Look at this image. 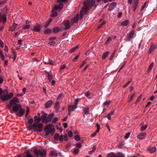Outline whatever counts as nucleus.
I'll return each instance as SVG.
<instances>
[{
	"label": "nucleus",
	"instance_id": "7c9ffc66",
	"mask_svg": "<svg viewBox=\"0 0 157 157\" xmlns=\"http://www.w3.org/2000/svg\"><path fill=\"white\" fill-rule=\"evenodd\" d=\"M52 29L47 28L44 31V33L45 34L49 35L52 33Z\"/></svg>",
	"mask_w": 157,
	"mask_h": 157
},
{
	"label": "nucleus",
	"instance_id": "69168bd1",
	"mask_svg": "<svg viewBox=\"0 0 157 157\" xmlns=\"http://www.w3.org/2000/svg\"><path fill=\"white\" fill-rule=\"evenodd\" d=\"M146 5H147V2H145L144 3L143 6L141 8V10H144V8L145 7Z\"/></svg>",
	"mask_w": 157,
	"mask_h": 157
},
{
	"label": "nucleus",
	"instance_id": "0e129e2a",
	"mask_svg": "<svg viewBox=\"0 0 157 157\" xmlns=\"http://www.w3.org/2000/svg\"><path fill=\"white\" fill-rule=\"evenodd\" d=\"M122 12H120L117 14V17L119 18H121L122 17Z\"/></svg>",
	"mask_w": 157,
	"mask_h": 157
},
{
	"label": "nucleus",
	"instance_id": "c756f323",
	"mask_svg": "<svg viewBox=\"0 0 157 157\" xmlns=\"http://www.w3.org/2000/svg\"><path fill=\"white\" fill-rule=\"evenodd\" d=\"M154 65V63L153 62H152L151 64L149 66L148 69H147V72L149 73L150 72L153 67Z\"/></svg>",
	"mask_w": 157,
	"mask_h": 157
},
{
	"label": "nucleus",
	"instance_id": "cd10ccee",
	"mask_svg": "<svg viewBox=\"0 0 157 157\" xmlns=\"http://www.w3.org/2000/svg\"><path fill=\"white\" fill-rule=\"evenodd\" d=\"M41 117H37L36 116H35L34 117V119L35 122L34 123H38L41 121Z\"/></svg>",
	"mask_w": 157,
	"mask_h": 157
},
{
	"label": "nucleus",
	"instance_id": "79ce46f5",
	"mask_svg": "<svg viewBox=\"0 0 157 157\" xmlns=\"http://www.w3.org/2000/svg\"><path fill=\"white\" fill-rule=\"evenodd\" d=\"M29 112V109L28 107H26V110L25 114V117H26L28 115Z\"/></svg>",
	"mask_w": 157,
	"mask_h": 157
},
{
	"label": "nucleus",
	"instance_id": "864d4df0",
	"mask_svg": "<svg viewBox=\"0 0 157 157\" xmlns=\"http://www.w3.org/2000/svg\"><path fill=\"white\" fill-rule=\"evenodd\" d=\"M86 60H85L83 61L82 63V64L80 66V68L82 67L86 63Z\"/></svg>",
	"mask_w": 157,
	"mask_h": 157
},
{
	"label": "nucleus",
	"instance_id": "58836bf2",
	"mask_svg": "<svg viewBox=\"0 0 157 157\" xmlns=\"http://www.w3.org/2000/svg\"><path fill=\"white\" fill-rule=\"evenodd\" d=\"M59 135L58 134H56L54 136V140H58L59 138Z\"/></svg>",
	"mask_w": 157,
	"mask_h": 157
},
{
	"label": "nucleus",
	"instance_id": "5fc2aeb1",
	"mask_svg": "<svg viewBox=\"0 0 157 157\" xmlns=\"http://www.w3.org/2000/svg\"><path fill=\"white\" fill-rule=\"evenodd\" d=\"M33 121V118L30 119L28 121V123L29 124H31Z\"/></svg>",
	"mask_w": 157,
	"mask_h": 157
},
{
	"label": "nucleus",
	"instance_id": "bb28decb",
	"mask_svg": "<svg viewBox=\"0 0 157 157\" xmlns=\"http://www.w3.org/2000/svg\"><path fill=\"white\" fill-rule=\"evenodd\" d=\"M49 155L52 156H57L58 155L57 152L55 151H52L49 153Z\"/></svg>",
	"mask_w": 157,
	"mask_h": 157
},
{
	"label": "nucleus",
	"instance_id": "a18cd8bd",
	"mask_svg": "<svg viewBox=\"0 0 157 157\" xmlns=\"http://www.w3.org/2000/svg\"><path fill=\"white\" fill-rule=\"evenodd\" d=\"M58 120V118L57 117H55L52 120V123L53 124H55L56 123V121H57Z\"/></svg>",
	"mask_w": 157,
	"mask_h": 157
},
{
	"label": "nucleus",
	"instance_id": "39448f33",
	"mask_svg": "<svg viewBox=\"0 0 157 157\" xmlns=\"http://www.w3.org/2000/svg\"><path fill=\"white\" fill-rule=\"evenodd\" d=\"M54 116V114L53 113H52L49 114L48 117H47V113H44L41 116L42 122L45 123L49 122Z\"/></svg>",
	"mask_w": 157,
	"mask_h": 157
},
{
	"label": "nucleus",
	"instance_id": "5701e85b",
	"mask_svg": "<svg viewBox=\"0 0 157 157\" xmlns=\"http://www.w3.org/2000/svg\"><path fill=\"white\" fill-rule=\"evenodd\" d=\"M60 28L57 27H54L52 29V32L54 33L59 32L60 31Z\"/></svg>",
	"mask_w": 157,
	"mask_h": 157
},
{
	"label": "nucleus",
	"instance_id": "6e6d98bb",
	"mask_svg": "<svg viewBox=\"0 0 157 157\" xmlns=\"http://www.w3.org/2000/svg\"><path fill=\"white\" fill-rule=\"evenodd\" d=\"M59 140L60 141H62L63 140V135L59 136Z\"/></svg>",
	"mask_w": 157,
	"mask_h": 157
},
{
	"label": "nucleus",
	"instance_id": "09e8293b",
	"mask_svg": "<svg viewBox=\"0 0 157 157\" xmlns=\"http://www.w3.org/2000/svg\"><path fill=\"white\" fill-rule=\"evenodd\" d=\"M0 56L1 58V59L2 60H4L5 59V57L4 55L2 54V52H0Z\"/></svg>",
	"mask_w": 157,
	"mask_h": 157
},
{
	"label": "nucleus",
	"instance_id": "72a5a7b5",
	"mask_svg": "<svg viewBox=\"0 0 157 157\" xmlns=\"http://www.w3.org/2000/svg\"><path fill=\"white\" fill-rule=\"evenodd\" d=\"M31 28V25H24L23 26V29H29Z\"/></svg>",
	"mask_w": 157,
	"mask_h": 157
},
{
	"label": "nucleus",
	"instance_id": "c03bdc74",
	"mask_svg": "<svg viewBox=\"0 0 157 157\" xmlns=\"http://www.w3.org/2000/svg\"><path fill=\"white\" fill-rule=\"evenodd\" d=\"M75 140L78 141L80 140V137L78 135H76L75 136Z\"/></svg>",
	"mask_w": 157,
	"mask_h": 157
},
{
	"label": "nucleus",
	"instance_id": "0eeeda50",
	"mask_svg": "<svg viewBox=\"0 0 157 157\" xmlns=\"http://www.w3.org/2000/svg\"><path fill=\"white\" fill-rule=\"evenodd\" d=\"M107 157H125L123 154L121 152H118L116 154L114 152H110L107 154Z\"/></svg>",
	"mask_w": 157,
	"mask_h": 157
},
{
	"label": "nucleus",
	"instance_id": "9d476101",
	"mask_svg": "<svg viewBox=\"0 0 157 157\" xmlns=\"http://www.w3.org/2000/svg\"><path fill=\"white\" fill-rule=\"evenodd\" d=\"M63 26L65 29L67 30L69 29L72 25H71V23H70L69 20L65 21L63 23Z\"/></svg>",
	"mask_w": 157,
	"mask_h": 157
},
{
	"label": "nucleus",
	"instance_id": "4be33fe9",
	"mask_svg": "<svg viewBox=\"0 0 157 157\" xmlns=\"http://www.w3.org/2000/svg\"><path fill=\"white\" fill-rule=\"evenodd\" d=\"M25 154L23 157H35L34 156L31 154L29 150L25 152Z\"/></svg>",
	"mask_w": 157,
	"mask_h": 157
},
{
	"label": "nucleus",
	"instance_id": "338daca9",
	"mask_svg": "<svg viewBox=\"0 0 157 157\" xmlns=\"http://www.w3.org/2000/svg\"><path fill=\"white\" fill-rule=\"evenodd\" d=\"M79 99L78 98H77L75 99V105H76V106H77L78 103V102L79 101Z\"/></svg>",
	"mask_w": 157,
	"mask_h": 157
},
{
	"label": "nucleus",
	"instance_id": "4c0bfd02",
	"mask_svg": "<svg viewBox=\"0 0 157 157\" xmlns=\"http://www.w3.org/2000/svg\"><path fill=\"white\" fill-rule=\"evenodd\" d=\"M112 40V38L111 36H109L107 38L105 42L106 44H107L109 43Z\"/></svg>",
	"mask_w": 157,
	"mask_h": 157
},
{
	"label": "nucleus",
	"instance_id": "bf43d9fd",
	"mask_svg": "<svg viewBox=\"0 0 157 157\" xmlns=\"http://www.w3.org/2000/svg\"><path fill=\"white\" fill-rule=\"evenodd\" d=\"M130 135V132H128L126 134L125 136V139H128L129 137V136Z\"/></svg>",
	"mask_w": 157,
	"mask_h": 157
},
{
	"label": "nucleus",
	"instance_id": "c9c22d12",
	"mask_svg": "<svg viewBox=\"0 0 157 157\" xmlns=\"http://www.w3.org/2000/svg\"><path fill=\"white\" fill-rule=\"evenodd\" d=\"M139 0H134L133 2V7H137Z\"/></svg>",
	"mask_w": 157,
	"mask_h": 157
},
{
	"label": "nucleus",
	"instance_id": "f03ea898",
	"mask_svg": "<svg viewBox=\"0 0 157 157\" xmlns=\"http://www.w3.org/2000/svg\"><path fill=\"white\" fill-rule=\"evenodd\" d=\"M13 94L10 92L9 94L7 90L5 89L3 90L0 88V99L4 102L10 99L13 96Z\"/></svg>",
	"mask_w": 157,
	"mask_h": 157
},
{
	"label": "nucleus",
	"instance_id": "6e6552de",
	"mask_svg": "<svg viewBox=\"0 0 157 157\" xmlns=\"http://www.w3.org/2000/svg\"><path fill=\"white\" fill-rule=\"evenodd\" d=\"M19 102V100L17 98V97H14L12 99L10 102L9 106L10 107H12L13 105H15L17 103Z\"/></svg>",
	"mask_w": 157,
	"mask_h": 157
},
{
	"label": "nucleus",
	"instance_id": "774afa93",
	"mask_svg": "<svg viewBox=\"0 0 157 157\" xmlns=\"http://www.w3.org/2000/svg\"><path fill=\"white\" fill-rule=\"evenodd\" d=\"M49 24H50L48 22H47L45 23L44 27L45 28L47 27L49 25Z\"/></svg>",
	"mask_w": 157,
	"mask_h": 157
},
{
	"label": "nucleus",
	"instance_id": "393cba45",
	"mask_svg": "<svg viewBox=\"0 0 157 157\" xmlns=\"http://www.w3.org/2000/svg\"><path fill=\"white\" fill-rule=\"evenodd\" d=\"M129 21L128 20H125L121 23V26H126L129 24Z\"/></svg>",
	"mask_w": 157,
	"mask_h": 157
},
{
	"label": "nucleus",
	"instance_id": "423d86ee",
	"mask_svg": "<svg viewBox=\"0 0 157 157\" xmlns=\"http://www.w3.org/2000/svg\"><path fill=\"white\" fill-rule=\"evenodd\" d=\"M34 154L37 157H46V151L45 149L37 150L35 149L33 150Z\"/></svg>",
	"mask_w": 157,
	"mask_h": 157
},
{
	"label": "nucleus",
	"instance_id": "a19ab883",
	"mask_svg": "<svg viewBox=\"0 0 157 157\" xmlns=\"http://www.w3.org/2000/svg\"><path fill=\"white\" fill-rule=\"evenodd\" d=\"M48 44L50 45L54 46L56 44V43L55 41H48Z\"/></svg>",
	"mask_w": 157,
	"mask_h": 157
},
{
	"label": "nucleus",
	"instance_id": "e2e57ef3",
	"mask_svg": "<svg viewBox=\"0 0 157 157\" xmlns=\"http://www.w3.org/2000/svg\"><path fill=\"white\" fill-rule=\"evenodd\" d=\"M141 97H142V95H140L139 96V98H138V99H137V100H136V103H137L140 101V100L141 99Z\"/></svg>",
	"mask_w": 157,
	"mask_h": 157
},
{
	"label": "nucleus",
	"instance_id": "473e14b6",
	"mask_svg": "<svg viewBox=\"0 0 157 157\" xmlns=\"http://www.w3.org/2000/svg\"><path fill=\"white\" fill-rule=\"evenodd\" d=\"M109 54V52H106L104 53L103 54L102 56V59H105L106 57Z\"/></svg>",
	"mask_w": 157,
	"mask_h": 157
},
{
	"label": "nucleus",
	"instance_id": "f704fd0d",
	"mask_svg": "<svg viewBox=\"0 0 157 157\" xmlns=\"http://www.w3.org/2000/svg\"><path fill=\"white\" fill-rule=\"evenodd\" d=\"M17 25V24H13V25L12 26L11 28L10 29V31H13L15 29Z\"/></svg>",
	"mask_w": 157,
	"mask_h": 157
},
{
	"label": "nucleus",
	"instance_id": "3c124183",
	"mask_svg": "<svg viewBox=\"0 0 157 157\" xmlns=\"http://www.w3.org/2000/svg\"><path fill=\"white\" fill-rule=\"evenodd\" d=\"M68 136L69 137H71L72 136L73 133L72 131H70L68 132Z\"/></svg>",
	"mask_w": 157,
	"mask_h": 157
},
{
	"label": "nucleus",
	"instance_id": "aec40b11",
	"mask_svg": "<svg viewBox=\"0 0 157 157\" xmlns=\"http://www.w3.org/2000/svg\"><path fill=\"white\" fill-rule=\"evenodd\" d=\"M116 6V4L115 2H113L111 3V4L109 6L108 8V10L111 11L115 8Z\"/></svg>",
	"mask_w": 157,
	"mask_h": 157
},
{
	"label": "nucleus",
	"instance_id": "c85d7f7f",
	"mask_svg": "<svg viewBox=\"0 0 157 157\" xmlns=\"http://www.w3.org/2000/svg\"><path fill=\"white\" fill-rule=\"evenodd\" d=\"M155 46L154 44H151L149 50V53H151L154 50Z\"/></svg>",
	"mask_w": 157,
	"mask_h": 157
},
{
	"label": "nucleus",
	"instance_id": "412c9836",
	"mask_svg": "<svg viewBox=\"0 0 157 157\" xmlns=\"http://www.w3.org/2000/svg\"><path fill=\"white\" fill-rule=\"evenodd\" d=\"M135 33V32L134 31H132L128 36L127 37V39L128 40L130 41L131 39L132 38L134 34Z\"/></svg>",
	"mask_w": 157,
	"mask_h": 157
},
{
	"label": "nucleus",
	"instance_id": "680f3d73",
	"mask_svg": "<svg viewBox=\"0 0 157 157\" xmlns=\"http://www.w3.org/2000/svg\"><path fill=\"white\" fill-rule=\"evenodd\" d=\"M63 139L65 141H67L68 140V137L67 134H65L64 136Z\"/></svg>",
	"mask_w": 157,
	"mask_h": 157
},
{
	"label": "nucleus",
	"instance_id": "1a4fd4ad",
	"mask_svg": "<svg viewBox=\"0 0 157 157\" xmlns=\"http://www.w3.org/2000/svg\"><path fill=\"white\" fill-rule=\"evenodd\" d=\"M43 125L42 123H34L33 125V127L34 128H37L39 132H41L43 129Z\"/></svg>",
	"mask_w": 157,
	"mask_h": 157
},
{
	"label": "nucleus",
	"instance_id": "6ab92c4d",
	"mask_svg": "<svg viewBox=\"0 0 157 157\" xmlns=\"http://www.w3.org/2000/svg\"><path fill=\"white\" fill-rule=\"evenodd\" d=\"M41 29V27L39 25L34 26L33 28L32 29L35 32H38Z\"/></svg>",
	"mask_w": 157,
	"mask_h": 157
},
{
	"label": "nucleus",
	"instance_id": "603ef678",
	"mask_svg": "<svg viewBox=\"0 0 157 157\" xmlns=\"http://www.w3.org/2000/svg\"><path fill=\"white\" fill-rule=\"evenodd\" d=\"M90 93L89 91H87L85 94V96H86V97L88 98H88V96L89 95H90Z\"/></svg>",
	"mask_w": 157,
	"mask_h": 157
},
{
	"label": "nucleus",
	"instance_id": "37998d69",
	"mask_svg": "<svg viewBox=\"0 0 157 157\" xmlns=\"http://www.w3.org/2000/svg\"><path fill=\"white\" fill-rule=\"evenodd\" d=\"M4 81V77L2 75H0V84H2Z\"/></svg>",
	"mask_w": 157,
	"mask_h": 157
},
{
	"label": "nucleus",
	"instance_id": "b1692460",
	"mask_svg": "<svg viewBox=\"0 0 157 157\" xmlns=\"http://www.w3.org/2000/svg\"><path fill=\"white\" fill-rule=\"evenodd\" d=\"M156 148L155 147H149L147 149L151 153H154L156 151Z\"/></svg>",
	"mask_w": 157,
	"mask_h": 157
},
{
	"label": "nucleus",
	"instance_id": "ea45409f",
	"mask_svg": "<svg viewBox=\"0 0 157 157\" xmlns=\"http://www.w3.org/2000/svg\"><path fill=\"white\" fill-rule=\"evenodd\" d=\"M111 102V101H106L103 103V105H109L110 104Z\"/></svg>",
	"mask_w": 157,
	"mask_h": 157
},
{
	"label": "nucleus",
	"instance_id": "de8ad7c7",
	"mask_svg": "<svg viewBox=\"0 0 157 157\" xmlns=\"http://www.w3.org/2000/svg\"><path fill=\"white\" fill-rule=\"evenodd\" d=\"M78 152L79 151L77 149H75L73 152V154L74 155H76L78 154Z\"/></svg>",
	"mask_w": 157,
	"mask_h": 157
},
{
	"label": "nucleus",
	"instance_id": "f257e3e1",
	"mask_svg": "<svg viewBox=\"0 0 157 157\" xmlns=\"http://www.w3.org/2000/svg\"><path fill=\"white\" fill-rule=\"evenodd\" d=\"M85 0L84 2V6L82 8L80 12V15L81 17H82L89 10L90 8L92 7L95 4V0Z\"/></svg>",
	"mask_w": 157,
	"mask_h": 157
},
{
	"label": "nucleus",
	"instance_id": "4d7b16f0",
	"mask_svg": "<svg viewBox=\"0 0 157 157\" xmlns=\"http://www.w3.org/2000/svg\"><path fill=\"white\" fill-rule=\"evenodd\" d=\"M135 94V93H134L131 96L128 101L129 102H130L132 101V98H133Z\"/></svg>",
	"mask_w": 157,
	"mask_h": 157
},
{
	"label": "nucleus",
	"instance_id": "2f4dec72",
	"mask_svg": "<svg viewBox=\"0 0 157 157\" xmlns=\"http://www.w3.org/2000/svg\"><path fill=\"white\" fill-rule=\"evenodd\" d=\"M47 76L49 82H51L53 78V76L52 75L50 74L49 73H47Z\"/></svg>",
	"mask_w": 157,
	"mask_h": 157
},
{
	"label": "nucleus",
	"instance_id": "20e7f679",
	"mask_svg": "<svg viewBox=\"0 0 157 157\" xmlns=\"http://www.w3.org/2000/svg\"><path fill=\"white\" fill-rule=\"evenodd\" d=\"M13 110L16 115L19 117H21L25 112V110L22 108L21 105L19 104L13 106Z\"/></svg>",
	"mask_w": 157,
	"mask_h": 157
},
{
	"label": "nucleus",
	"instance_id": "4468645a",
	"mask_svg": "<svg viewBox=\"0 0 157 157\" xmlns=\"http://www.w3.org/2000/svg\"><path fill=\"white\" fill-rule=\"evenodd\" d=\"M96 126L97 127V131L96 132H94L91 135V136L92 137H93L96 136L97 134V133L99 131L100 127V125L98 123H96Z\"/></svg>",
	"mask_w": 157,
	"mask_h": 157
},
{
	"label": "nucleus",
	"instance_id": "9b49d317",
	"mask_svg": "<svg viewBox=\"0 0 157 157\" xmlns=\"http://www.w3.org/2000/svg\"><path fill=\"white\" fill-rule=\"evenodd\" d=\"M147 134L146 132H140L137 135V138L140 140L144 139L145 138Z\"/></svg>",
	"mask_w": 157,
	"mask_h": 157
},
{
	"label": "nucleus",
	"instance_id": "f3484780",
	"mask_svg": "<svg viewBox=\"0 0 157 157\" xmlns=\"http://www.w3.org/2000/svg\"><path fill=\"white\" fill-rule=\"evenodd\" d=\"M2 21L3 24L6 22V16L0 14V22H2Z\"/></svg>",
	"mask_w": 157,
	"mask_h": 157
},
{
	"label": "nucleus",
	"instance_id": "f8f14e48",
	"mask_svg": "<svg viewBox=\"0 0 157 157\" xmlns=\"http://www.w3.org/2000/svg\"><path fill=\"white\" fill-rule=\"evenodd\" d=\"M79 15L78 14H76V16L71 20V25H73L74 23H76L78 22V20Z\"/></svg>",
	"mask_w": 157,
	"mask_h": 157
},
{
	"label": "nucleus",
	"instance_id": "052dcab7",
	"mask_svg": "<svg viewBox=\"0 0 157 157\" xmlns=\"http://www.w3.org/2000/svg\"><path fill=\"white\" fill-rule=\"evenodd\" d=\"M66 67V66L64 65H63L62 66H60V70L61 71L64 69Z\"/></svg>",
	"mask_w": 157,
	"mask_h": 157
},
{
	"label": "nucleus",
	"instance_id": "13d9d810",
	"mask_svg": "<svg viewBox=\"0 0 157 157\" xmlns=\"http://www.w3.org/2000/svg\"><path fill=\"white\" fill-rule=\"evenodd\" d=\"M56 38L55 37H52L48 39V41H53V40H56Z\"/></svg>",
	"mask_w": 157,
	"mask_h": 157
},
{
	"label": "nucleus",
	"instance_id": "a211bd4d",
	"mask_svg": "<svg viewBox=\"0 0 157 157\" xmlns=\"http://www.w3.org/2000/svg\"><path fill=\"white\" fill-rule=\"evenodd\" d=\"M77 108V106L76 105H70L68 106V111H73L74 110Z\"/></svg>",
	"mask_w": 157,
	"mask_h": 157
},
{
	"label": "nucleus",
	"instance_id": "a878e982",
	"mask_svg": "<svg viewBox=\"0 0 157 157\" xmlns=\"http://www.w3.org/2000/svg\"><path fill=\"white\" fill-rule=\"evenodd\" d=\"M59 106L60 104L59 102L58 101H57L56 103L54 106L55 109L57 111L59 110Z\"/></svg>",
	"mask_w": 157,
	"mask_h": 157
},
{
	"label": "nucleus",
	"instance_id": "e433bc0d",
	"mask_svg": "<svg viewBox=\"0 0 157 157\" xmlns=\"http://www.w3.org/2000/svg\"><path fill=\"white\" fill-rule=\"evenodd\" d=\"M147 127V125H143L141 127L140 130L142 131H144L146 129Z\"/></svg>",
	"mask_w": 157,
	"mask_h": 157
},
{
	"label": "nucleus",
	"instance_id": "7ed1b4c3",
	"mask_svg": "<svg viewBox=\"0 0 157 157\" xmlns=\"http://www.w3.org/2000/svg\"><path fill=\"white\" fill-rule=\"evenodd\" d=\"M67 0H58V5H56L53 8L51 16L53 17H56L57 13L56 12L57 10H61L63 7V5L66 3Z\"/></svg>",
	"mask_w": 157,
	"mask_h": 157
},
{
	"label": "nucleus",
	"instance_id": "ddd939ff",
	"mask_svg": "<svg viewBox=\"0 0 157 157\" xmlns=\"http://www.w3.org/2000/svg\"><path fill=\"white\" fill-rule=\"evenodd\" d=\"M52 125L51 124H49L45 128V130L47 131L46 134H47V132H52L53 128H52Z\"/></svg>",
	"mask_w": 157,
	"mask_h": 157
},
{
	"label": "nucleus",
	"instance_id": "2eb2a0df",
	"mask_svg": "<svg viewBox=\"0 0 157 157\" xmlns=\"http://www.w3.org/2000/svg\"><path fill=\"white\" fill-rule=\"evenodd\" d=\"M89 107L88 106L83 107V110L84 114L85 115H88L89 114Z\"/></svg>",
	"mask_w": 157,
	"mask_h": 157
},
{
	"label": "nucleus",
	"instance_id": "8fccbe9b",
	"mask_svg": "<svg viewBox=\"0 0 157 157\" xmlns=\"http://www.w3.org/2000/svg\"><path fill=\"white\" fill-rule=\"evenodd\" d=\"M105 21L102 22L100 25H99L98 27V29H99L101 28L105 24Z\"/></svg>",
	"mask_w": 157,
	"mask_h": 157
},
{
	"label": "nucleus",
	"instance_id": "dca6fc26",
	"mask_svg": "<svg viewBox=\"0 0 157 157\" xmlns=\"http://www.w3.org/2000/svg\"><path fill=\"white\" fill-rule=\"evenodd\" d=\"M53 101L52 100H50L48 101L45 104V107L47 108L50 107L52 104Z\"/></svg>",
	"mask_w": 157,
	"mask_h": 157
},
{
	"label": "nucleus",
	"instance_id": "49530a36",
	"mask_svg": "<svg viewBox=\"0 0 157 157\" xmlns=\"http://www.w3.org/2000/svg\"><path fill=\"white\" fill-rule=\"evenodd\" d=\"M82 147V144L80 143H78L77 144L76 147L78 149H79Z\"/></svg>",
	"mask_w": 157,
	"mask_h": 157
}]
</instances>
